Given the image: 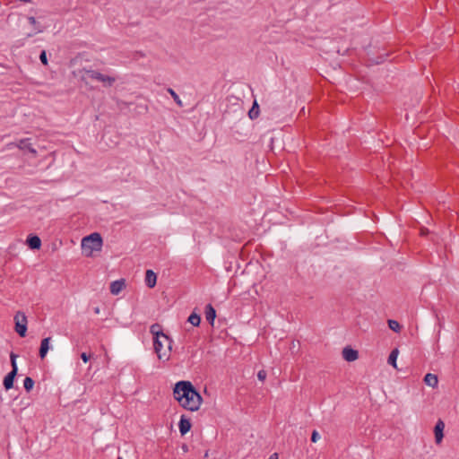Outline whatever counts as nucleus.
<instances>
[{
	"label": "nucleus",
	"instance_id": "nucleus-1",
	"mask_svg": "<svg viewBox=\"0 0 459 459\" xmlns=\"http://www.w3.org/2000/svg\"><path fill=\"white\" fill-rule=\"evenodd\" d=\"M174 398L186 410L196 411L203 402V397L190 381L180 380L173 387Z\"/></svg>",
	"mask_w": 459,
	"mask_h": 459
},
{
	"label": "nucleus",
	"instance_id": "nucleus-2",
	"mask_svg": "<svg viewBox=\"0 0 459 459\" xmlns=\"http://www.w3.org/2000/svg\"><path fill=\"white\" fill-rule=\"evenodd\" d=\"M102 245V237L98 232H93L82 239V249L87 256L91 255L93 251L100 250Z\"/></svg>",
	"mask_w": 459,
	"mask_h": 459
},
{
	"label": "nucleus",
	"instance_id": "nucleus-3",
	"mask_svg": "<svg viewBox=\"0 0 459 459\" xmlns=\"http://www.w3.org/2000/svg\"><path fill=\"white\" fill-rule=\"evenodd\" d=\"M167 342L166 348H164V344L160 338L153 340V349L155 353L157 354L159 359H162L167 361L170 358V351L172 348V339L169 336V340H165Z\"/></svg>",
	"mask_w": 459,
	"mask_h": 459
},
{
	"label": "nucleus",
	"instance_id": "nucleus-4",
	"mask_svg": "<svg viewBox=\"0 0 459 459\" xmlns=\"http://www.w3.org/2000/svg\"><path fill=\"white\" fill-rule=\"evenodd\" d=\"M16 358L17 355L14 352H11L10 359H11V365H12V370L4 377L3 385L5 390H10L13 387V383L15 377L18 373V367L16 364Z\"/></svg>",
	"mask_w": 459,
	"mask_h": 459
},
{
	"label": "nucleus",
	"instance_id": "nucleus-5",
	"mask_svg": "<svg viewBox=\"0 0 459 459\" xmlns=\"http://www.w3.org/2000/svg\"><path fill=\"white\" fill-rule=\"evenodd\" d=\"M15 332L21 336L25 337L27 333V317L23 312L18 311L14 316Z\"/></svg>",
	"mask_w": 459,
	"mask_h": 459
},
{
	"label": "nucleus",
	"instance_id": "nucleus-6",
	"mask_svg": "<svg viewBox=\"0 0 459 459\" xmlns=\"http://www.w3.org/2000/svg\"><path fill=\"white\" fill-rule=\"evenodd\" d=\"M48 26L49 23L45 18L39 17L36 19L35 17L30 16V37L32 34L42 32Z\"/></svg>",
	"mask_w": 459,
	"mask_h": 459
},
{
	"label": "nucleus",
	"instance_id": "nucleus-7",
	"mask_svg": "<svg viewBox=\"0 0 459 459\" xmlns=\"http://www.w3.org/2000/svg\"><path fill=\"white\" fill-rule=\"evenodd\" d=\"M445 423L442 420H438L434 427L435 442L439 445L444 438Z\"/></svg>",
	"mask_w": 459,
	"mask_h": 459
},
{
	"label": "nucleus",
	"instance_id": "nucleus-8",
	"mask_svg": "<svg viewBox=\"0 0 459 459\" xmlns=\"http://www.w3.org/2000/svg\"><path fill=\"white\" fill-rule=\"evenodd\" d=\"M342 358L348 361L352 362L359 358V352L357 350L352 349L351 346H346L342 349Z\"/></svg>",
	"mask_w": 459,
	"mask_h": 459
},
{
	"label": "nucleus",
	"instance_id": "nucleus-9",
	"mask_svg": "<svg viewBox=\"0 0 459 459\" xmlns=\"http://www.w3.org/2000/svg\"><path fill=\"white\" fill-rule=\"evenodd\" d=\"M192 428L191 420L187 418L186 415H182L180 417L178 422V429L181 436L186 435L188 431H190Z\"/></svg>",
	"mask_w": 459,
	"mask_h": 459
},
{
	"label": "nucleus",
	"instance_id": "nucleus-10",
	"mask_svg": "<svg viewBox=\"0 0 459 459\" xmlns=\"http://www.w3.org/2000/svg\"><path fill=\"white\" fill-rule=\"evenodd\" d=\"M150 333L153 336V340L158 338H163L164 340H169V335L163 333L161 325L155 323L151 325Z\"/></svg>",
	"mask_w": 459,
	"mask_h": 459
},
{
	"label": "nucleus",
	"instance_id": "nucleus-11",
	"mask_svg": "<svg viewBox=\"0 0 459 459\" xmlns=\"http://www.w3.org/2000/svg\"><path fill=\"white\" fill-rule=\"evenodd\" d=\"M80 73L82 74L81 80L85 82L86 83H87L88 78L97 80V81H100V79H101L100 78L101 73L95 71V70L82 69L80 71Z\"/></svg>",
	"mask_w": 459,
	"mask_h": 459
},
{
	"label": "nucleus",
	"instance_id": "nucleus-12",
	"mask_svg": "<svg viewBox=\"0 0 459 459\" xmlns=\"http://www.w3.org/2000/svg\"><path fill=\"white\" fill-rule=\"evenodd\" d=\"M145 284L148 288L152 289L157 284V274L151 269L145 272Z\"/></svg>",
	"mask_w": 459,
	"mask_h": 459
},
{
	"label": "nucleus",
	"instance_id": "nucleus-13",
	"mask_svg": "<svg viewBox=\"0 0 459 459\" xmlns=\"http://www.w3.org/2000/svg\"><path fill=\"white\" fill-rule=\"evenodd\" d=\"M125 287H126L125 279L114 281L110 283V287H109L110 293L113 295H118Z\"/></svg>",
	"mask_w": 459,
	"mask_h": 459
},
{
	"label": "nucleus",
	"instance_id": "nucleus-14",
	"mask_svg": "<svg viewBox=\"0 0 459 459\" xmlns=\"http://www.w3.org/2000/svg\"><path fill=\"white\" fill-rule=\"evenodd\" d=\"M204 314H205V318L207 320V322L211 325H213L214 324V320L216 318V310L215 308L212 307V304H207L205 306V309H204Z\"/></svg>",
	"mask_w": 459,
	"mask_h": 459
},
{
	"label": "nucleus",
	"instance_id": "nucleus-15",
	"mask_svg": "<svg viewBox=\"0 0 459 459\" xmlns=\"http://www.w3.org/2000/svg\"><path fill=\"white\" fill-rule=\"evenodd\" d=\"M49 342H50V337L44 338L41 341L39 351V355L40 359H42L46 357V355L49 350Z\"/></svg>",
	"mask_w": 459,
	"mask_h": 459
},
{
	"label": "nucleus",
	"instance_id": "nucleus-16",
	"mask_svg": "<svg viewBox=\"0 0 459 459\" xmlns=\"http://www.w3.org/2000/svg\"><path fill=\"white\" fill-rule=\"evenodd\" d=\"M423 381L427 385L431 386L433 388L437 387L438 384L437 376L431 373L426 374L423 378Z\"/></svg>",
	"mask_w": 459,
	"mask_h": 459
},
{
	"label": "nucleus",
	"instance_id": "nucleus-17",
	"mask_svg": "<svg viewBox=\"0 0 459 459\" xmlns=\"http://www.w3.org/2000/svg\"><path fill=\"white\" fill-rule=\"evenodd\" d=\"M259 113H260V108H259L257 101L255 100L252 104L251 108L248 111V117L251 120H254L258 117Z\"/></svg>",
	"mask_w": 459,
	"mask_h": 459
},
{
	"label": "nucleus",
	"instance_id": "nucleus-18",
	"mask_svg": "<svg viewBox=\"0 0 459 459\" xmlns=\"http://www.w3.org/2000/svg\"><path fill=\"white\" fill-rule=\"evenodd\" d=\"M187 322L193 326H199L201 324V316L195 311H193L187 318Z\"/></svg>",
	"mask_w": 459,
	"mask_h": 459
},
{
	"label": "nucleus",
	"instance_id": "nucleus-19",
	"mask_svg": "<svg viewBox=\"0 0 459 459\" xmlns=\"http://www.w3.org/2000/svg\"><path fill=\"white\" fill-rule=\"evenodd\" d=\"M398 354H399V351L397 348H395L390 352L388 359H387V363L389 365L393 366L394 368H397L396 359H397Z\"/></svg>",
	"mask_w": 459,
	"mask_h": 459
},
{
	"label": "nucleus",
	"instance_id": "nucleus-20",
	"mask_svg": "<svg viewBox=\"0 0 459 459\" xmlns=\"http://www.w3.org/2000/svg\"><path fill=\"white\" fill-rule=\"evenodd\" d=\"M41 247V239L36 234H30V249H39Z\"/></svg>",
	"mask_w": 459,
	"mask_h": 459
},
{
	"label": "nucleus",
	"instance_id": "nucleus-21",
	"mask_svg": "<svg viewBox=\"0 0 459 459\" xmlns=\"http://www.w3.org/2000/svg\"><path fill=\"white\" fill-rule=\"evenodd\" d=\"M101 79H100L99 82H101L104 83L105 86H112V84L116 82V78L112 76H108L106 74H101L100 76Z\"/></svg>",
	"mask_w": 459,
	"mask_h": 459
},
{
	"label": "nucleus",
	"instance_id": "nucleus-22",
	"mask_svg": "<svg viewBox=\"0 0 459 459\" xmlns=\"http://www.w3.org/2000/svg\"><path fill=\"white\" fill-rule=\"evenodd\" d=\"M387 325H388V327H389L392 331H394V332H395V333H399V332L401 331L402 326H401V325L399 324V322H398V321H396V320H394V319H388V321H387Z\"/></svg>",
	"mask_w": 459,
	"mask_h": 459
},
{
	"label": "nucleus",
	"instance_id": "nucleus-23",
	"mask_svg": "<svg viewBox=\"0 0 459 459\" xmlns=\"http://www.w3.org/2000/svg\"><path fill=\"white\" fill-rule=\"evenodd\" d=\"M167 91L170 94V96L173 98L174 101L179 107H183V104H182V101H181L179 96L176 93V91L173 89L168 88Z\"/></svg>",
	"mask_w": 459,
	"mask_h": 459
},
{
	"label": "nucleus",
	"instance_id": "nucleus-24",
	"mask_svg": "<svg viewBox=\"0 0 459 459\" xmlns=\"http://www.w3.org/2000/svg\"><path fill=\"white\" fill-rule=\"evenodd\" d=\"M17 147L21 150H29V138L22 139Z\"/></svg>",
	"mask_w": 459,
	"mask_h": 459
},
{
	"label": "nucleus",
	"instance_id": "nucleus-25",
	"mask_svg": "<svg viewBox=\"0 0 459 459\" xmlns=\"http://www.w3.org/2000/svg\"><path fill=\"white\" fill-rule=\"evenodd\" d=\"M39 60L44 65H48V56L46 50H42L39 55Z\"/></svg>",
	"mask_w": 459,
	"mask_h": 459
},
{
	"label": "nucleus",
	"instance_id": "nucleus-26",
	"mask_svg": "<svg viewBox=\"0 0 459 459\" xmlns=\"http://www.w3.org/2000/svg\"><path fill=\"white\" fill-rule=\"evenodd\" d=\"M320 438V435L317 430H313L311 434V442L316 443Z\"/></svg>",
	"mask_w": 459,
	"mask_h": 459
},
{
	"label": "nucleus",
	"instance_id": "nucleus-27",
	"mask_svg": "<svg viewBox=\"0 0 459 459\" xmlns=\"http://www.w3.org/2000/svg\"><path fill=\"white\" fill-rule=\"evenodd\" d=\"M266 376H267V373L265 370L262 369V370H259L258 373H257V378L260 380V381H264L265 378H266Z\"/></svg>",
	"mask_w": 459,
	"mask_h": 459
},
{
	"label": "nucleus",
	"instance_id": "nucleus-28",
	"mask_svg": "<svg viewBox=\"0 0 459 459\" xmlns=\"http://www.w3.org/2000/svg\"><path fill=\"white\" fill-rule=\"evenodd\" d=\"M91 357V353H86V352H82L81 353V359H82L83 362H88L90 360Z\"/></svg>",
	"mask_w": 459,
	"mask_h": 459
},
{
	"label": "nucleus",
	"instance_id": "nucleus-29",
	"mask_svg": "<svg viewBox=\"0 0 459 459\" xmlns=\"http://www.w3.org/2000/svg\"><path fill=\"white\" fill-rule=\"evenodd\" d=\"M29 385H30V383H29V376L25 377V378L23 379V387L25 389V391L27 393H29Z\"/></svg>",
	"mask_w": 459,
	"mask_h": 459
},
{
	"label": "nucleus",
	"instance_id": "nucleus-30",
	"mask_svg": "<svg viewBox=\"0 0 459 459\" xmlns=\"http://www.w3.org/2000/svg\"><path fill=\"white\" fill-rule=\"evenodd\" d=\"M51 154H52V152H46V153L41 154V155H40V157L42 158V159H41V161H45V160H47L50 159V158H51Z\"/></svg>",
	"mask_w": 459,
	"mask_h": 459
},
{
	"label": "nucleus",
	"instance_id": "nucleus-31",
	"mask_svg": "<svg viewBox=\"0 0 459 459\" xmlns=\"http://www.w3.org/2000/svg\"><path fill=\"white\" fill-rule=\"evenodd\" d=\"M30 159L32 157H36L38 152L34 148L30 147Z\"/></svg>",
	"mask_w": 459,
	"mask_h": 459
},
{
	"label": "nucleus",
	"instance_id": "nucleus-32",
	"mask_svg": "<svg viewBox=\"0 0 459 459\" xmlns=\"http://www.w3.org/2000/svg\"><path fill=\"white\" fill-rule=\"evenodd\" d=\"M268 459H279L278 454L277 453L272 454Z\"/></svg>",
	"mask_w": 459,
	"mask_h": 459
},
{
	"label": "nucleus",
	"instance_id": "nucleus-33",
	"mask_svg": "<svg viewBox=\"0 0 459 459\" xmlns=\"http://www.w3.org/2000/svg\"><path fill=\"white\" fill-rule=\"evenodd\" d=\"M181 448H182V450H183L185 453H186V452L188 451V446H187V445H186V444H183V445H182V446H181Z\"/></svg>",
	"mask_w": 459,
	"mask_h": 459
},
{
	"label": "nucleus",
	"instance_id": "nucleus-34",
	"mask_svg": "<svg viewBox=\"0 0 459 459\" xmlns=\"http://www.w3.org/2000/svg\"><path fill=\"white\" fill-rule=\"evenodd\" d=\"M29 243H30V240H29V235H27L25 240H24V244L27 245L29 247Z\"/></svg>",
	"mask_w": 459,
	"mask_h": 459
},
{
	"label": "nucleus",
	"instance_id": "nucleus-35",
	"mask_svg": "<svg viewBox=\"0 0 459 459\" xmlns=\"http://www.w3.org/2000/svg\"><path fill=\"white\" fill-rule=\"evenodd\" d=\"M34 386V381L32 378H30V390L33 388Z\"/></svg>",
	"mask_w": 459,
	"mask_h": 459
},
{
	"label": "nucleus",
	"instance_id": "nucleus-36",
	"mask_svg": "<svg viewBox=\"0 0 459 459\" xmlns=\"http://www.w3.org/2000/svg\"><path fill=\"white\" fill-rule=\"evenodd\" d=\"M50 163H51V160H49L47 164H45V167L46 168L49 167Z\"/></svg>",
	"mask_w": 459,
	"mask_h": 459
},
{
	"label": "nucleus",
	"instance_id": "nucleus-37",
	"mask_svg": "<svg viewBox=\"0 0 459 459\" xmlns=\"http://www.w3.org/2000/svg\"><path fill=\"white\" fill-rule=\"evenodd\" d=\"M99 312H100L99 307H96V308H95V313H97V314H98Z\"/></svg>",
	"mask_w": 459,
	"mask_h": 459
},
{
	"label": "nucleus",
	"instance_id": "nucleus-38",
	"mask_svg": "<svg viewBox=\"0 0 459 459\" xmlns=\"http://www.w3.org/2000/svg\"><path fill=\"white\" fill-rule=\"evenodd\" d=\"M117 459H123V458L119 456Z\"/></svg>",
	"mask_w": 459,
	"mask_h": 459
}]
</instances>
